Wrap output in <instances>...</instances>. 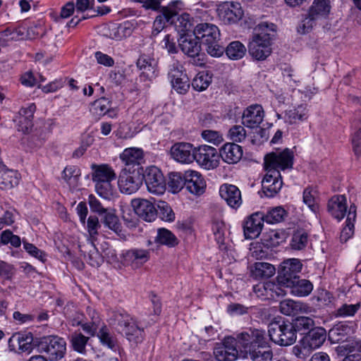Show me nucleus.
Returning a JSON list of instances; mask_svg holds the SVG:
<instances>
[{"label": "nucleus", "instance_id": "nucleus-1", "mask_svg": "<svg viewBox=\"0 0 361 361\" xmlns=\"http://www.w3.org/2000/svg\"><path fill=\"white\" fill-rule=\"evenodd\" d=\"M276 32L273 23H262L255 28V33L248 44L250 55L258 61L265 60L271 53V40Z\"/></svg>", "mask_w": 361, "mask_h": 361}, {"label": "nucleus", "instance_id": "nucleus-2", "mask_svg": "<svg viewBox=\"0 0 361 361\" xmlns=\"http://www.w3.org/2000/svg\"><path fill=\"white\" fill-rule=\"evenodd\" d=\"M302 268V264L300 259L295 258L286 259L280 265L278 271L277 285L269 282L262 286H254V290L257 292L260 291L262 288L265 290L269 289L275 292L278 296L284 295L286 293L279 286L284 287L288 284H291V281L296 280L299 277Z\"/></svg>", "mask_w": 361, "mask_h": 361}, {"label": "nucleus", "instance_id": "nucleus-3", "mask_svg": "<svg viewBox=\"0 0 361 361\" xmlns=\"http://www.w3.org/2000/svg\"><path fill=\"white\" fill-rule=\"evenodd\" d=\"M109 324L123 333L130 342L138 343L144 339V329L140 327L137 321L125 310L113 311Z\"/></svg>", "mask_w": 361, "mask_h": 361}, {"label": "nucleus", "instance_id": "nucleus-4", "mask_svg": "<svg viewBox=\"0 0 361 361\" xmlns=\"http://www.w3.org/2000/svg\"><path fill=\"white\" fill-rule=\"evenodd\" d=\"M193 34L206 46L207 52L212 56L219 57L224 54V47L219 44L220 31L215 25L199 23L194 28Z\"/></svg>", "mask_w": 361, "mask_h": 361}, {"label": "nucleus", "instance_id": "nucleus-5", "mask_svg": "<svg viewBox=\"0 0 361 361\" xmlns=\"http://www.w3.org/2000/svg\"><path fill=\"white\" fill-rule=\"evenodd\" d=\"M92 168L93 169L92 180L95 183L97 194L104 199H111L114 196V190L111 182L116 178L114 171L106 164H93Z\"/></svg>", "mask_w": 361, "mask_h": 361}, {"label": "nucleus", "instance_id": "nucleus-6", "mask_svg": "<svg viewBox=\"0 0 361 361\" xmlns=\"http://www.w3.org/2000/svg\"><path fill=\"white\" fill-rule=\"evenodd\" d=\"M291 322L288 320L273 321L268 326L270 340L280 346H288L297 340Z\"/></svg>", "mask_w": 361, "mask_h": 361}, {"label": "nucleus", "instance_id": "nucleus-7", "mask_svg": "<svg viewBox=\"0 0 361 361\" xmlns=\"http://www.w3.org/2000/svg\"><path fill=\"white\" fill-rule=\"evenodd\" d=\"M38 350L45 353L49 361H59L66 353V342L63 338L56 335L42 337L37 343Z\"/></svg>", "mask_w": 361, "mask_h": 361}, {"label": "nucleus", "instance_id": "nucleus-8", "mask_svg": "<svg viewBox=\"0 0 361 361\" xmlns=\"http://www.w3.org/2000/svg\"><path fill=\"white\" fill-rule=\"evenodd\" d=\"M236 343L239 344L240 352L243 355L258 349V347H267L268 341L264 330L249 329L236 335Z\"/></svg>", "mask_w": 361, "mask_h": 361}, {"label": "nucleus", "instance_id": "nucleus-9", "mask_svg": "<svg viewBox=\"0 0 361 361\" xmlns=\"http://www.w3.org/2000/svg\"><path fill=\"white\" fill-rule=\"evenodd\" d=\"M293 152L286 148L281 152H273L264 157L265 170H285L293 168Z\"/></svg>", "mask_w": 361, "mask_h": 361}, {"label": "nucleus", "instance_id": "nucleus-10", "mask_svg": "<svg viewBox=\"0 0 361 361\" xmlns=\"http://www.w3.org/2000/svg\"><path fill=\"white\" fill-rule=\"evenodd\" d=\"M142 172L137 169L131 170V167H125L121 171L118 180L121 192L128 195L135 192L143 180Z\"/></svg>", "mask_w": 361, "mask_h": 361}, {"label": "nucleus", "instance_id": "nucleus-11", "mask_svg": "<svg viewBox=\"0 0 361 361\" xmlns=\"http://www.w3.org/2000/svg\"><path fill=\"white\" fill-rule=\"evenodd\" d=\"M183 2L180 0H176L171 1L167 6H165L162 10H159L160 12L153 23L152 34L155 36L157 35L166 26V23H173V18L178 15Z\"/></svg>", "mask_w": 361, "mask_h": 361}, {"label": "nucleus", "instance_id": "nucleus-12", "mask_svg": "<svg viewBox=\"0 0 361 361\" xmlns=\"http://www.w3.org/2000/svg\"><path fill=\"white\" fill-rule=\"evenodd\" d=\"M147 190L155 195H162L166 190V182L161 171L156 166L148 167L145 173H142Z\"/></svg>", "mask_w": 361, "mask_h": 361}, {"label": "nucleus", "instance_id": "nucleus-13", "mask_svg": "<svg viewBox=\"0 0 361 361\" xmlns=\"http://www.w3.org/2000/svg\"><path fill=\"white\" fill-rule=\"evenodd\" d=\"M194 160L205 169H212L219 165V154L216 148L201 145L195 148Z\"/></svg>", "mask_w": 361, "mask_h": 361}, {"label": "nucleus", "instance_id": "nucleus-14", "mask_svg": "<svg viewBox=\"0 0 361 361\" xmlns=\"http://www.w3.org/2000/svg\"><path fill=\"white\" fill-rule=\"evenodd\" d=\"M236 339L232 336L224 338L214 349V355L218 361H235L238 357Z\"/></svg>", "mask_w": 361, "mask_h": 361}, {"label": "nucleus", "instance_id": "nucleus-15", "mask_svg": "<svg viewBox=\"0 0 361 361\" xmlns=\"http://www.w3.org/2000/svg\"><path fill=\"white\" fill-rule=\"evenodd\" d=\"M216 12L219 19L224 24L235 23L243 16L240 4L233 1H226L219 4Z\"/></svg>", "mask_w": 361, "mask_h": 361}, {"label": "nucleus", "instance_id": "nucleus-16", "mask_svg": "<svg viewBox=\"0 0 361 361\" xmlns=\"http://www.w3.org/2000/svg\"><path fill=\"white\" fill-rule=\"evenodd\" d=\"M267 173L262 181V191L268 197H274L281 190L283 182L280 171L266 170Z\"/></svg>", "mask_w": 361, "mask_h": 361}, {"label": "nucleus", "instance_id": "nucleus-17", "mask_svg": "<svg viewBox=\"0 0 361 361\" xmlns=\"http://www.w3.org/2000/svg\"><path fill=\"white\" fill-rule=\"evenodd\" d=\"M150 258V250L140 248H133L122 254L124 264L136 269L140 268Z\"/></svg>", "mask_w": 361, "mask_h": 361}, {"label": "nucleus", "instance_id": "nucleus-18", "mask_svg": "<svg viewBox=\"0 0 361 361\" xmlns=\"http://www.w3.org/2000/svg\"><path fill=\"white\" fill-rule=\"evenodd\" d=\"M263 212H257L250 215L243 224V232L246 239L257 238L263 228Z\"/></svg>", "mask_w": 361, "mask_h": 361}, {"label": "nucleus", "instance_id": "nucleus-19", "mask_svg": "<svg viewBox=\"0 0 361 361\" xmlns=\"http://www.w3.org/2000/svg\"><path fill=\"white\" fill-rule=\"evenodd\" d=\"M171 157L183 164L192 163L194 161L195 148L188 142H176L170 150Z\"/></svg>", "mask_w": 361, "mask_h": 361}, {"label": "nucleus", "instance_id": "nucleus-20", "mask_svg": "<svg viewBox=\"0 0 361 361\" xmlns=\"http://www.w3.org/2000/svg\"><path fill=\"white\" fill-rule=\"evenodd\" d=\"M131 204L136 214L146 221L151 222L157 216V209L149 200L134 199Z\"/></svg>", "mask_w": 361, "mask_h": 361}, {"label": "nucleus", "instance_id": "nucleus-21", "mask_svg": "<svg viewBox=\"0 0 361 361\" xmlns=\"http://www.w3.org/2000/svg\"><path fill=\"white\" fill-rule=\"evenodd\" d=\"M137 68L141 71L140 79L141 81H151L157 76L155 59L147 54H141L136 62Z\"/></svg>", "mask_w": 361, "mask_h": 361}, {"label": "nucleus", "instance_id": "nucleus-22", "mask_svg": "<svg viewBox=\"0 0 361 361\" xmlns=\"http://www.w3.org/2000/svg\"><path fill=\"white\" fill-rule=\"evenodd\" d=\"M264 117L262 106L259 104H252L244 110L242 123L247 128H256L262 122Z\"/></svg>", "mask_w": 361, "mask_h": 361}, {"label": "nucleus", "instance_id": "nucleus-23", "mask_svg": "<svg viewBox=\"0 0 361 361\" xmlns=\"http://www.w3.org/2000/svg\"><path fill=\"white\" fill-rule=\"evenodd\" d=\"M185 175V188L192 194L201 195L204 192L206 188V182L202 176L195 171H186Z\"/></svg>", "mask_w": 361, "mask_h": 361}, {"label": "nucleus", "instance_id": "nucleus-24", "mask_svg": "<svg viewBox=\"0 0 361 361\" xmlns=\"http://www.w3.org/2000/svg\"><path fill=\"white\" fill-rule=\"evenodd\" d=\"M219 194L227 204L233 209H237L242 204L241 192L234 185L223 184L220 187Z\"/></svg>", "mask_w": 361, "mask_h": 361}, {"label": "nucleus", "instance_id": "nucleus-25", "mask_svg": "<svg viewBox=\"0 0 361 361\" xmlns=\"http://www.w3.org/2000/svg\"><path fill=\"white\" fill-rule=\"evenodd\" d=\"M178 46L185 55L192 58L197 56L201 51V43L195 35L182 34Z\"/></svg>", "mask_w": 361, "mask_h": 361}, {"label": "nucleus", "instance_id": "nucleus-26", "mask_svg": "<svg viewBox=\"0 0 361 361\" xmlns=\"http://www.w3.org/2000/svg\"><path fill=\"white\" fill-rule=\"evenodd\" d=\"M18 343V350L23 353H30L33 348V336L29 333H17L11 337L8 340V346L11 350L15 349V344Z\"/></svg>", "mask_w": 361, "mask_h": 361}, {"label": "nucleus", "instance_id": "nucleus-27", "mask_svg": "<svg viewBox=\"0 0 361 361\" xmlns=\"http://www.w3.org/2000/svg\"><path fill=\"white\" fill-rule=\"evenodd\" d=\"M121 159L125 164V167H131V170L137 169L142 171L140 161L143 158V152L138 148L126 149L120 155Z\"/></svg>", "mask_w": 361, "mask_h": 361}, {"label": "nucleus", "instance_id": "nucleus-28", "mask_svg": "<svg viewBox=\"0 0 361 361\" xmlns=\"http://www.w3.org/2000/svg\"><path fill=\"white\" fill-rule=\"evenodd\" d=\"M219 157L229 164L238 163L243 157L242 147L235 143H226L219 151Z\"/></svg>", "mask_w": 361, "mask_h": 361}, {"label": "nucleus", "instance_id": "nucleus-29", "mask_svg": "<svg viewBox=\"0 0 361 361\" xmlns=\"http://www.w3.org/2000/svg\"><path fill=\"white\" fill-rule=\"evenodd\" d=\"M326 331L322 327L314 326L306 336H304L300 343L307 345L311 350L319 348L325 341Z\"/></svg>", "mask_w": 361, "mask_h": 361}, {"label": "nucleus", "instance_id": "nucleus-30", "mask_svg": "<svg viewBox=\"0 0 361 361\" xmlns=\"http://www.w3.org/2000/svg\"><path fill=\"white\" fill-rule=\"evenodd\" d=\"M346 197L344 195H334L328 202V212L335 219H342L347 212Z\"/></svg>", "mask_w": 361, "mask_h": 361}, {"label": "nucleus", "instance_id": "nucleus-31", "mask_svg": "<svg viewBox=\"0 0 361 361\" xmlns=\"http://www.w3.org/2000/svg\"><path fill=\"white\" fill-rule=\"evenodd\" d=\"M284 287L290 288V293L298 297L307 296L313 289V285L309 280L300 279V276Z\"/></svg>", "mask_w": 361, "mask_h": 361}, {"label": "nucleus", "instance_id": "nucleus-32", "mask_svg": "<svg viewBox=\"0 0 361 361\" xmlns=\"http://www.w3.org/2000/svg\"><path fill=\"white\" fill-rule=\"evenodd\" d=\"M0 170V188L8 190L17 186L19 183L20 174L18 171L1 167Z\"/></svg>", "mask_w": 361, "mask_h": 361}, {"label": "nucleus", "instance_id": "nucleus-33", "mask_svg": "<svg viewBox=\"0 0 361 361\" xmlns=\"http://www.w3.org/2000/svg\"><path fill=\"white\" fill-rule=\"evenodd\" d=\"M356 218V206L351 204L346 219V224L342 229L340 235V240L342 243H345L350 238L354 233V222Z\"/></svg>", "mask_w": 361, "mask_h": 361}, {"label": "nucleus", "instance_id": "nucleus-34", "mask_svg": "<svg viewBox=\"0 0 361 361\" xmlns=\"http://www.w3.org/2000/svg\"><path fill=\"white\" fill-rule=\"evenodd\" d=\"M294 327L295 334L306 336L314 326L315 322L314 319L310 317H297L291 322Z\"/></svg>", "mask_w": 361, "mask_h": 361}, {"label": "nucleus", "instance_id": "nucleus-35", "mask_svg": "<svg viewBox=\"0 0 361 361\" xmlns=\"http://www.w3.org/2000/svg\"><path fill=\"white\" fill-rule=\"evenodd\" d=\"M330 0H314L308 11L317 18H326L331 11Z\"/></svg>", "mask_w": 361, "mask_h": 361}, {"label": "nucleus", "instance_id": "nucleus-36", "mask_svg": "<svg viewBox=\"0 0 361 361\" xmlns=\"http://www.w3.org/2000/svg\"><path fill=\"white\" fill-rule=\"evenodd\" d=\"M309 235L304 229H297L292 235L290 246L293 250H302L307 245Z\"/></svg>", "mask_w": 361, "mask_h": 361}, {"label": "nucleus", "instance_id": "nucleus-37", "mask_svg": "<svg viewBox=\"0 0 361 361\" xmlns=\"http://www.w3.org/2000/svg\"><path fill=\"white\" fill-rule=\"evenodd\" d=\"M275 267L267 262H259L254 265L252 276L257 279H268L275 274Z\"/></svg>", "mask_w": 361, "mask_h": 361}, {"label": "nucleus", "instance_id": "nucleus-38", "mask_svg": "<svg viewBox=\"0 0 361 361\" xmlns=\"http://www.w3.org/2000/svg\"><path fill=\"white\" fill-rule=\"evenodd\" d=\"M287 215V212L282 207L269 209L266 214L263 213V220L269 224H278L283 221Z\"/></svg>", "mask_w": 361, "mask_h": 361}, {"label": "nucleus", "instance_id": "nucleus-39", "mask_svg": "<svg viewBox=\"0 0 361 361\" xmlns=\"http://www.w3.org/2000/svg\"><path fill=\"white\" fill-rule=\"evenodd\" d=\"M155 242L168 247H174L178 244V240L175 235L164 228L158 229Z\"/></svg>", "mask_w": 361, "mask_h": 361}, {"label": "nucleus", "instance_id": "nucleus-40", "mask_svg": "<svg viewBox=\"0 0 361 361\" xmlns=\"http://www.w3.org/2000/svg\"><path fill=\"white\" fill-rule=\"evenodd\" d=\"M228 57L233 60L243 58L246 52L245 47L239 41L231 42L226 49H224Z\"/></svg>", "mask_w": 361, "mask_h": 361}, {"label": "nucleus", "instance_id": "nucleus-41", "mask_svg": "<svg viewBox=\"0 0 361 361\" xmlns=\"http://www.w3.org/2000/svg\"><path fill=\"white\" fill-rule=\"evenodd\" d=\"M168 186L173 193L178 192L185 186V175L180 173L172 172L169 173Z\"/></svg>", "mask_w": 361, "mask_h": 361}, {"label": "nucleus", "instance_id": "nucleus-42", "mask_svg": "<svg viewBox=\"0 0 361 361\" xmlns=\"http://www.w3.org/2000/svg\"><path fill=\"white\" fill-rule=\"evenodd\" d=\"M265 347H258V349L251 350L243 355L244 357H250L252 361H271L273 352L271 350H264Z\"/></svg>", "mask_w": 361, "mask_h": 361}, {"label": "nucleus", "instance_id": "nucleus-43", "mask_svg": "<svg viewBox=\"0 0 361 361\" xmlns=\"http://www.w3.org/2000/svg\"><path fill=\"white\" fill-rule=\"evenodd\" d=\"M302 304L293 300H286L280 302V312L287 316L295 315L302 310Z\"/></svg>", "mask_w": 361, "mask_h": 361}, {"label": "nucleus", "instance_id": "nucleus-44", "mask_svg": "<svg viewBox=\"0 0 361 361\" xmlns=\"http://www.w3.org/2000/svg\"><path fill=\"white\" fill-rule=\"evenodd\" d=\"M212 82V76L207 72H200L192 82V87L199 92L205 90Z\"/></svg>", "mask_w": 361, "mask_h": 361}, {"label": "nucleus", "instance_id": "nucleus-45", "mask_svg": "<svg viewBox=\"0 0 361 361\" xmlns=\"http://www.w3.org/2000/svg\"><path fill=\"white\" fill-rule=\"evenodd\" d=\"M318 20L314 16L308 11L307 14L301 20L297 27L298 33L304 35L312 31Z\"/></svg>", "mask_w": 361, "mask_h": 361}, {"label": "nucleus", "instance_id": "nucleus-46", "mask_svg": "<svg viewBox=\"0 0 361 361\" xmlns=\"http://www.w3.org/2000/svg\"><path fill=\"white\" fill-rule=\"evenodd\" d=\"M157 215L165 221L172 222L175 220V213L170 205L164 201H159L157 204Z\"/></svg>", "mask_w": 361, "mask_h": 361}, {"label": "nucleus", "instance_id": "nucleus-47", "mask_svg": "<svg viewBox=\"0 0 361 361\" xmlns=\"http://www.w3.org/2000/svg\"><path fill=\"white\" fill-rule=\"evenodd\" d=\"M89 339V337L85 336L81 333L73 334L71 339L73 348L80 353H84Z\"/></svg>", "mask_w": 361, "mask_h": 361}, {"label": "nucleus", "instance_id": "nucleus-48", "mask_svg": "<svg viewBox=\"0 0 361 361\" xmlns=\"http://www.w3.org/2000/svg\"><path fill=\"white\" fill-rule=\"evenodd\" d=\"M97 336L102 345L110 349H114L116 345V339L111 335L106 326H103L98 331Z\"/></svg>", "mask_w": 361, "mask_h": 361}, {"label": "nucleus", "instance_id": "nucleus-49", "mask_svg": "<svg viewBox=\"0 0 361 361\" xmlns=\"http://www.w3.org/2000/svg\"><path fill=\"white\" fill-rule=\"evenodd\" d=\"M350 329L348 326L337 324L334 326L329 333V339L333 343H338L344 340L347 331Z\"/></svg>", "mask_w": 361, "mask_h": 361}, {"label": "nucleus", "instance_id": "nucleus-50", "mask_svg": "<svg viewBox=\"0 0 361 361\" xmlns=\"http://www.w3.org/2000/svg\"><path fill=\"white\" fill-rule=\"evenodd\" d=\"M104 214L103 223L109 229L114 231L115 233H118L121 231V224L119 222L118 218L116 214L107 211Z\"/></svg>", "mask_w": 361, "mask_h": 361}, {"label": "nucleus", "instance_id": "nucleus-51", "mask_svg": "<svg viewBox=\"0 0 361 361\" xmlns=\"http://www.w3.org/2000/svg\"><path fill=\"white\" fill-rule=\"evenodd\" d=\"M187 75L183 70V66L180 64L178 61H175L169 66L168 77L170 80L171 83Z\"/></svg>", "mask_w": 361, "mask_h": 361}, {"label": "nucleus", "instance_id": "nucleus-52", "mask_svg": "<svg viewBox=\"0 0 361 361\" xmlns=\"http://www.w3.org/2000/svg\"><path fill=\"white\" fill-rule=\"evenodd\" d=\"M81 173L79 168L75 166H68L62 172V177L68 183H76Z\"/></svg>", "mask_w": 361, "mask_h": 361}, {"label": "nucleus", "instance_id": "nucleus-53", "mask_svg": "<svg viewBox=\"0 0 361 361\" xmlns=\"http://www.w3.org/2000/svg\"><path fill=\"white\" fill-rule=\"evenodd\" d=\"M212 231L215 240L220 245H224L226 226L223 221L215 220L212 223Z\"/></svg>", "mask_w": 361, "mask_h": 361}, {"label": "nucleus", "instance_id": "nucleus-54", "mask_svg": "<svg viewBox=\"0 0 361 361\" xmlns=\"http://www.w3.org/2000/svg\"><path fill=\"white\" fill-rule=\"evenodd\" d=\"M1 243L3 245L11 244L15 247H19L21 240L18 235H14L10 230H5L1 234Z\"/></svg>", "mask_w": 361, "mask_h": 361}, {"label": "nucleus", "instance_id": "nucleus-55", "mask_svg": "<svg viewBox=\"0 0 361 361\" xmlns=\"http://www.w3.org/2000/svg\"><path fill=\"white\" fill-rule=\"evenodd\" d=\"M202 137L204 140L214 145H219L224 140L222 134L220 132L212 130H203L202 132Z\"/></svg>", "mask_w": 361, "mask_h": 361}, {"label": "nucleus", "instance_id": "nucleus-56", "mask_svg": "<svg viewBox=\"0 0 361 361\" xmlns=\"http://www.w3.org/2000/svg\"><path fill=\"white\" fill-rule=\"evenodd\" d=\"M133 31V25L129 21H125L122 23L117 24V40H121L123 38L130 36Z\"/></svg>", "mask_w": 361, "mask_h": 361}, {"label": "nucleus", "instance_id": "nucleus-57", "mask_svg": "<svg viewBox=\"0 0 361 361\" xmlns=\"http://www.w3.org/2000/svg\"><path fill=\"white\" fill-rule=\"evenodd\" d=\"M171 85L173 89L178 94H184L190 88V80L188 75H185L173 82Z\"/></svg>", "mask_w": 361, "mask_h": 361}, {"label": "nucleus", "instance_id": "nucleus-58", "mask_svg": "<svg viewBox=\"0 0 361 361\" xmlns=\"http://www.w3.org/2000/svg\"><path fill=\"white\" fill-rule=\"evenodd\" d=\"M360 304L355 305L344 304L336 310V316L338 317H350L353 316L360 309Z\"/></svg>", "mask_w": 361, "mask_h": 361}, {"label": "nucleus", "instance_id": "nucleus-59", "mask_svg": "<svg viewBox=\"0 0 361 361\" xmlns=\"http://www.w3.org/2000/svg\"><path fill=\"white\" fill-rule=\"evenodd\" d=\"M287 115L288 116L289 123H295L298 121H303L306 118L305 108L302 106H299L298 108L290 110Z\"/></svg>", "mask_w": 361, "mask_h": 361}, {"label": "nucleus", "instance_id": "nucleus-60", "mask_svg": "<svg viewBox=\"0 0 361 361\" xmlns=\"http://www.w3.org/2000/svg\"><path fill=\"white\" fill-rule=\"evenodd\" d=\"M99 317L97 313L94 312L92 316V322L80 324L82 330L87 334L93 336L95 335L98 327Z\"/></svg>", "mask_w": 361, "mask_h": 361}, {"label": "nucleus", "instance_id": "nucleus-61", "mask_svg": "<svg viewBox=\"0 0 361 361\" xmlns=\"http://www.w3.org/2000/svg\"><path fill=\"white\" fill-rule=\"evenodd\" d=\"M229 137L234 142H240L245 140L246 132L244 127L241 126H234L229 130Z\"/></svg>", "mask_w": 361, "mask_h": 361}, {"label": "nucleus", "instance_id": "nucleus-62", "mask_svg": "<svg viewBox=\"0 0 361 361\" xmlns=\"http://www.w3.org/2000/svg\"><path fill=\"white\" fill-rule=\"evenodd\" d=\"M15 268L13 265L8 264L4 261L0 260V277L10 280L15 274Z\"/></svg>", "mask_w": 361, "mask_h": 361}, {"label": "nucleus", "instance_id": "nucleus-63", "mask_svg": "<svg viewBox=\"0 0 361 361\" xmlns=\"http://www.w3.org/2000/svg\"><path fill=\"white\" fill-rule=\"evenodd\" d=\"M312 350L307 345H296L292 348V353L298 359L305 360L311 353Z\"/></svg>", "mask_w": 361, "mask_h": 361}, {"label": "nucleus", "instance_id": "nucleus-64", "mask_svg": "<svg viewBox=\"0 0 361 361\" xmlns=\"http://www.w3.org/2000/svg\"><path fill=\"white\" fill-rule=\"evenodd\" d=\"M178 25L176 27H178V32H185L191 30L192 23L190 20V15L188 13H183L178 18Z\"/></svg>", "mask_w": 361, "mask_h": 361}]
</instances>
